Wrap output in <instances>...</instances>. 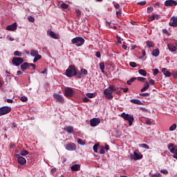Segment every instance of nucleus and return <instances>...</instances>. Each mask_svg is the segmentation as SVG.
I'll return each mask as SVG.
<instances>
[{
  "label": "nucleus",
  "instance_id": "nucleus-1",
  "mask_svg": "<svg viewBox=\"0 0 177 177\" xmlns=\"http://www.w3.org/2000/svg\"><path fill=\"white\" fill-rule=\"evenodd\" d=\"M66 75L69 78L77 76V78H82V73L77 71V68L75 65H70L66 70Z\"/></svg>",
  "mask_w": 177,
  "mask_h": 177
},
{
  "label": "nucleus",
  "instance_id": "nucleus-2",
  "mask_svg": "<svg viewBox=\"0 0 177 177\" xmlns=\"http://www.w3.org/2000/svg\"><path fill=\"white\" fill-rule=\"evenodd\" d=\"M113 85H110L108 88H106L104 90V95L106 97V99H109V100H111L113 99Z\"/></svg>",
  "mask_w": 177,
  "mask_h": 177
},
{
  "label": "nucleus",
  "instance_id": "nucleus-3",
  "mask_svg": "<svg viewBox=\"0 0 177 177\" xmlns=\"http://www.w3.org/2000/svg\"><path fill=\"white\" fill-rule=\"evenodd\" d=\"M71 42L73 44H76V46H82L85 44V39L82 37H77L71 39Z\"/></svg>",
  "mask_w": 177,
  "mask_h": 177
},
{
  "label": "nucleus",
  "instance_id": "nucleus-4",
  "mask_svg": "<svg viewBox=\"0 0 177 177\" xmlns=\"http://www.w3.org/2000/svg\"><path fill=\"white\" fill-rule=\"evenodd\" d=\"M121 117L122 118H124L125 121H128L130 126L132 125V124H133V115L122 113L121 114Z\"/></svg>",
  "mask_w": 177,
  "mask_h": 177
},
{
  "label": "nucleus",
  "instance_id": "nucleus-5",
  "mask_svg": "<svg viewBox=\"0 0 177 177\" xmlns=\"http://www.w3.org/2000/svg\"><path fill=\"white\" fill-rule=\"evenodd\" d=\"M12 63L14 64V66H16V67H19L20 64H23L24 63V59L15 57L12 58Z\"/></svg>",
  "mask_w": 177,
  "mask_h": 177
},
{
  "label": "nucleus",
  "instance_id": "nucleus-6",
  "mask_svg": "<svg viewBox=\"0 0 177 177\" xmlns=\"http://www.w3.org/2000/svg\"><path fill=\"white\" fill-rule=\"evenodd\" d=\"M12 111V108L10 106H2L0 108V117L1 115H5V114H8Z\"/></svg>",
  "mask_w": 177,
  "mask_h": 177
},
{
  "label": "nucleus",
  "instance_id": "nucleus-7",
  "mask_svg": "<svg viewBox=\"0 0 177 177\" xmlns=\"http://www.w3.org/2000/svg\"><path fill=\"white\" fill-rule=\"evenodd\" d=\"M74 90H73L71 87H66L64 89V96H66V97H72V96L74 95Z\"/></svg>",
  "mask_w": 177,
  "mask_h": 177
},
{
  "label": "nucleus",
  "instance_id": "nucleus-8",
  "mask_svg": "<svg viewBox=\"0 0 177 177\" xmlns=\"http://www.w3.org/2000/svg\"><path fill=\"white\" fill-rule=\"evenodd\" d=\"M30 66H31L33 70H35L37 68V66L34 64H28V62H25L21 65V69L22 71H24L25 70H27V68H30Z\"/></svg>",
  "mask_w": 177,
  "mask_h": 177
},
{
  "label": "nucleus",
  "instance_id": "nucleus-9",
  "mask_svg": "<svg viewBox=\"0 0 177 177\" xmlns=\"http://www.w3.org/2000/svg\"><path fill=\"white\" fill-rule=\"evenodd\" d=\"M65 149L69 151H74L77 149V145L73 142H70L65 146Z\"/></svg>",
  "mask_w": 177,
  "mask_h": 177
},
{
  "label": "nucleus",
  "instance_id": "nucleus-10",
  "mask_svg": "<svg viewBox=\"0 0 177 177\" xmlns=\"http://www.w3.org/2000/svg\"><path fill=\"white\" fill-rule=\"evenodd\" d=\"M177 2L175 0H167L165 1V6L167 7H172V6H176Z\"/></svg>",
  "mask_w": 177,
  "mask_h": 177
},
{
  "label": "nucleus",
  "instance_id": "nucleus-11",
  "mask_svg": "<svg viewBox=\"0 0 177 177\" xmlns=\"http://www.w3.org/2000/svg\"><path fill=\"white\" fill-rule=\"evenodd\" d=\"M100 122V120L97 118H94L90 120L91 127H97Z\"/></svg>",
  "mask_w": 177,
  "mask_h": 177
},
{
  "label": "nucleus",
  "instance_id": "nucleus-12",
  "mask_svg": "<svg viewBox=\"0 0 177 177\" xmlns=\"http://www.w3.org/2000/svg\"><path fill=\"white\" fill-rule=\"evenodd\" d=\"M15 156L17 158L19 164H20L21 165H26V164L27 163V160H26V158H24L23 156H19V154H16Z\"/></svg>",
  "mask_w": 177,
  "mask_h": 177
},
{
  "label": "nucleus",
  "instance_id": "nucleus-13",
  "mask_svg": "<svg viewBox=\"0 0 177 177\" xmlns=\"http://www.w3.org/2000/svg\"><path fill=\"white\" fill-rule=\"evenodd\" d=\"M6 30H8V31H16V30H17V23L15 22L11 25L7 26Z\"/></svg>",
  "mask_w": 177,
  "mask_h": 177
},
{
  "label": "nucleus",
  "instance_id": "nucleus-14",
  "mask_svg": "<svg viewBox=\"0 0 177 177\" xmlns=\"http://www.w3.org/2000/svg\"><path fill=\"white\" fill-rule=\"evenodd\" d=\"M169 26H170V27H177V17H173L170 19Z\"/></svg>",
  "mask_w": 177,
  "mask_h": 177
},
{
  "label": "nucleus",
  "instance_id": "nucleus-15",
  "mask_svg": "<svg viewBox=\"0 0 177 177\" xmlns=\"http://www.w3.org/2000/svg\"><path fill=\"white\" fill-rule=\"evenodd\" d=\"M168 149L170 152H171L174 155L176 153L177 151V147L174 146V143H169L168 145Z\"/></svg>",
  "mask_w": 177,
  "mask_h": 177
},
{
  "label": "nucleus",
  "instance_id": "nucleus-16",
  "mask_svg": "<svg viewBox=\"0 0 177 177\" xmlns=\"http://www.w3.org/2000/svg\"><path fill=\"white\" fill-rule=\"evenodd\" d=\"M54 99L57 100L59 103H64V99L63 98L62 95L59 94H54L53 95Z\"/></svg>",
  "mask_w": 177,
  "mask_h": 177
},
{
  "label": "nucleus",
  "instance_id": "nucleus-17",
  "mask_svg": "<svg viewBox=\"0 0 177 177\" xmlns=\"http://www.w3.org/2000/svg\"><path fill=\"white\" fill-rule=\"evenodd\" d=\"M167 48L170 52H176V46H175L174 44H168Z\"/></svg>",
  "mask_w": 177,
  "mask_h": 177
},
{
  "label": "nucleus",
  "instance_id": "nucleus-18",
  "mask_svg": "<svg viewBox=\"0 0 177 177\" xmlns=\"http://www.w3.org/2000/svg\"><path fill=\"white\" fill-rule=\"evenodd\" d=\"M133 160L136 161L137 160H142L143 158V155H139L137 152H134V155L133 157Z\"/></svg>",
  "mask_w": 177,
  "mask_h": 177
},
{
  "label": "nucleus",
  "instance_id": "nucleus-19",
  "mask_svg": "<svg viewBox=\"0 0 177 177\" xmlns=\"http://www.w3.org/2000/svg\"><path fill=\"white\" fill-rule=\"evenodd\" d=\"M64 131L68 132V133H73L74 132V128L71 126L64 128Z\"/></svg>",
  "mask_w": 177,
  "mask_h": 177
},
{
  "label": "nucleus",
  "instance_id": "nucleus-20",
  "mask_svg": "<svg viewBox=\"0 0 177 177\" xmlns=\"http://www.w3.org/2000/svg\"><path fill=\"white\" fill-rule=\"evenodd\" d=\"M130 102L131 103H133V104H138V106H142V104H143V103L139 100L132 99Z\"/></svg>",
  "mask_w": 177,
  "mask_h": 177
},
{
  "label": "nucleus",
  "instance_id": "nucleus-21",
  "mask_svg": "<svg viewBox=\"0 0 177 177\" xmlns=\"http://www.w3.org/2000/svg\"><path fill=\"white\" fill-rule=\"evenodd\" d=\"M80 168H81V165H74L71 167V171H80Z\"/></svg>",
  "mask_w": 177,
  "mask_h": 177
},
{
  "label": "nucleus",
  "instance_id": "nucleus-22",
  "mask_svg": "<svg viewBox=\"0 0 177 177\" xmlns=\"http://www.w3.org/2000/svg\"><path fill=\"white\" fill-rule=\"evenodd\" d=\"M151 53H152V56L157 57L160 55V50L159 49L153 50Z\"/></svg>",
  "mask_w": 177,
  "mask_h": 177
},
{
  "label": "nucleus",
  "instance_id": "nucleus-23",
  "mask_svg": "<svg viewBox=\"0 0 177 177\" xmlns=\"http://www.w3.org/2000/svg\"><path fill=\"white\" fill-rule=\"evenodd\" d=\"M149 82H145V86L142 88H141L140 92H146V90L149 88Z\"/></svg>",
  "mask_w": 177,
  "mask_h": 177
},
{
  "label": "nucleus",
  "instance_id": "nucleus-24",
  "mask_svg": "<svg viewBox=\"0 0 177 177\" xmlns=\"http://www.w3.org/2000/svg\"><path fill=\"white\" fill-rule=\"evenodd\" d=\"M49 35L51 38H53V39H57V35L53 31L50 30L49 32Z\"/></svg>",
  "mask_w": 177,
  "mask_h": 177
},
{
  "label": "nucleus",
  "instance_id": "nucleus-25",
  "mask_svg": "<svg viewBox=\"0 0 177 177\" xmlns=\"http://www.w3.org/2000/svg\"><path fill=\"white\" fill-rule=\"evenodd\" d=\"M38 50H31L30 51V55L32 56L33 57H35L37 55H39Z\"/></svg>",
  "mask_w": 177,
  "mask_h": 177
},
{
  "label": "nucleus",
  "instance_id": "nucleus-26",
  "mask_svg": "<svg viewBox=\"0 0 177 177\" xmlns=\"http://www.w3.org/2000/svg\"><path fill=\"white\" fill-rule=\"evenodd\" d=\"M138 73L140 74V75H143V77H146V75H147V72H146L144 69H140Z\"/></svg>",
  "mask_w": 177,
  "mask_h": 177
},
{
  "label": "nucleus",
  "instance_id": "nucleus-27",
  "mask_svg": "<svg viewBox=\"0 0 177 177\" xmlns=\"http://www.w3.org/2000/svg\"><path fill=\"white\" fill-rule=\"evenodd\" d=\"M136 81V77H131L129 80H127V85H132V82H135Z\"/></svg>",
  "mask_w": 177,
  "mask_h": 177
},
{
  "label": "nucleus",
  "instance_id": "nucleus-28",
  "mask_svg": "<svg viewBox=\"0 0 177 177\" xmlns=\"http://www.w3.org/2000/svg\"><path fill=\"white\" fill-rule=\"evenodd\" d=\"M156 17H158V15H153L152 16L149 17L148 21H153V20H155Z\"/></svg>",
  "mask_w": 177,
  "mask_h": 177
},
{
  "label": "nucleus",
  "instance_id": "nucleus-29",
  "mask_svg": "<svg viewBox=\"0 0 177 177\" xmlns=\"http://www.w3.org/2000/svg\"><path fill=\"white\" fill-rule=\"evenodd\" d=\"M14 56H18L19 57H21L23 54L20 51H15L14 52Z\"/></svg>",
  "mask_w": 177,
  "mask_h": 177
},
{
  "label": "nucleus",
  "instance_id": "nucleus-30",
  "mask_svg": "<svg viewBox=\"0 0 177 177\" xmlns=\"http://www.w3.org/2000/svg\"><path fill=\"white\" fill-rule=\"evenodd\" d=\"M20 154H21V156H27V154H28V151L24 149L20 151Z\"/></svg>",
  "mask_w": 177,
  "mask_h": 177
},
{
  "label": "nucleus",
  "instance_id": "nucleus-31",
  "mask_svg": "<svg viewBox=\"0 0 177 177\" xmlns=\"http://www.w3.org/2000/svg\"><path fill=\"white\" fill-rule=\"evenodd\" d=\"M80 73H81L82 75V74H84V75H88V71L85 68H82L81 72Z\"/></svg>",
  "mask_w": 177,
  "mask_h": 177
},
{
  "label": "nucleus",
  "instance_id": "nucleus-32",
  "mask_svg": "<svg viewBox=\"0 0 177 177\" xmlns=\"http://www.w3.org/2000/svg\"><path fill=\"white\" fill-rule=\"evenodd\" d=\"M136 80L140 82H145V81H146V77H136Z\"/></svg>",
  "mask_w": 177,
  "mask_h": 177
},
{
  "label": "nucleus",
  "instance_id": "nucleus-33",
  "mask_svg": "<svg viewBox=\"0 0 177 177\" xmlns=\"http://www.w3.org/2000/svg\"><path fill=\"white\" fill-rule=\"evenodd\" d=\"M147 45L149 46V48H153V46H154L153 41L149 40L147 41Z\"/></svg>",
  "mask_w": 177,
  "mask_h": 177
},
{
  "label": "nucleus",
  "instance_id": "nucleus-34",
  "mask_svg": "<svg viewBox=\"0 0 177 177\" xmlns=\"http://www.w3.org/2000/svg\"><path fill=\"white\" fill-rule=\"evenodd\" d=\"M176 129V124H173L170 127H169V131H175Z\"/></svg>",
  "mask_w": 177,
  "mask_h": 177
},
{
  "label": "nucleus",
  "instance_id": "nucleus-35",
  "mask_svg": "<svg viewBox=\"0 0 177 177\" xmlns=\"http://www.w3.org/2000/svg\"><path fill=\"white\" fill-rule=\"evenodd\" d=\"M100 68L102 71V73H104V63L100 64Z\"/></svg>",
  "mask_w": 177,
  "mask_h": 177
},
{
  "label": "nucleus",
  "instance_id": "nucleus-36",
  "mask_svg": "<svg viewBox=\"0 0 177 177\" xmlns=\"http://www.w3.org/2000/svg\"><path fill=\"white\" fill-rule=\"evenodd\" d=\"M28 21H30V23H34L35 21V19L31 16L28 17Z\"/></svg>",
  "mask_w": 177,
  "mask_h": 177
},
{
  "label": "nucleus",
  "instance_id": "nucleus-37",
  "mask_svg": "<svg viewBox=\"0 0 177 177\" xmlns=\"http://www.w3.org/2000/svg\"><path fill=\"white\" fill-rule=\"evenodd\" d=\"M140 147H142L143 149H147V150H149V149H150V147H149L147 144H141Z\"/></svg>",
  "mask_w": 177,
  "mask_h": 177
},
{
  "label": "nucleus",
  "instance_id": "nucleus-38",
  "mask_svg": "<svg viewBox=\"0 0 177 177\" xmlns=\"http://www.w3.org/2000/svg\"><path fill=\"white\" fill-rule=\"evenodd\" d=\"M129 66L130 67L135 68L138 66V64H136V62H129Z\"/></svg>",
  "mask_w": 177,
  "mask_h": 177
},
{
  "label": "nucleus",
  "instance_id": "nucleus-39",
  "mask_svg": "<svg viewBox=\"0 0 177 177\" xmlns=\"http://www.w3.org/2000/svg\"><path fill=\"white\" fill-rule=\"evenodd\" d=\"M61 8H62V9H67L68 8V5L66 3H63L61 5Z\"/></svg>",
  "mask_w": 177,
  "mask_h": 177
},
{
  "label": "nucleus",
  "instance_id": "nucleus-40",
  "mask_svg": "<svg viewBox=\"0 0 177 177\" xmlns=\"http://www.w3.org/2000/svg\"><path fill=\"white\" fill-rule=\"evenodd\" d=\"M21 102H27L28 100V98L26 96H22L20 98Z\"/></svg>",
  "mask_w": 177,
  "mask_h": 177
},
{
  "label": "nucleus",
  "instance_id": "nucleus-41",
  "mask_svg": "<svg viewBox=\"0 0 177 177\" xmlns=\"http://www.w3.org/2000/svg\"><path fill=\"white\" fill-rule=\"evenodd\" d=\"M77 143H78V145H82V146H84V145H85V142L82 140L81 138H79L77 140Z\"/></svg>",
  "mask_w": 177,
  "mask_h": 177
},
{
  "label": "nucleus",
  "instance_id": "nucleus-42",
  "mask_svg": "<svg viewBox=\"0 0 177 177\" xmlns=\"http://www.w3.org/2000/svg\"><path fill=\"white\" fill-rule=\"evenodd\" d=\"M75 12H76V16L77 17H81V10H80L79 9H76Z\"/></svg>",
  "mask_w": 177,
  "mask_h": 177
},
{
  "label": "nucleus",
  "instance_id": "nucleus-43",
  "mask_svg": "<svg viewBox=\"0 0 177 177\" xmlns=\"http://www.w3.org/2000/svg\"><path fill=\"white\" fill-rule=\"evenodd\" d=\"M160 173L163 174V175H168V170L167 169H161Z\"/></svg>",
  "mask_w": 177,
  "mask_h": 177
},
{
  "label": "nucleus",
  "instance_id": "nucleus-44",
  "mask_svg": "<svg viewBox=\"0 0 177 177\" xmlns=\"http://www.w3.org/2000/svg\"><path fill=\"white\" fill-rule=\"evenodd\" d=\"M153 75H157L158 73H160V71H158V68H155L153 70Z\"/></svg>",
  "mask_w": 177,
  "mask_h": 177
},
{
  "label": "nucleus",
  "instance_id": "nucleus-45",
  "mask_svg": "<svg viewBox=\"0 0 177 177\" xmlns=\"http://www.w3.org/2000/svg\"><path fill=\"white\" fill-rule=\"evenodd\" d=\"M104 153H106V151H104V147H101L100 154H104Z\"/></svg>",
  "mask_w": 177,
  "mask_h": 177
},
{
  "label": "nucleus",
  "instance_id": "nucleus-46",
  "mask_svg": "<svg viewBox=\"0 0 177 177\" xmlns=\"http://www.w3.org/2000/svg\"><path fill=\"white\" fill-rule=\"evenodd\" d=\"M146 1H140L138 3H137V4L140 5L141 6H145V5H146Z\"/></svg>",
  "mask_w": 177,
  "mask_h": 177
},
{
  "label": "nucleus",
  "instance_id": "nucleus-47",
  "mask_svg": "<svg viewBox=\"0 0 177 177\" xmlns=\"http://www.w3.org/2000/svg\"><path fill=\"white\" fill-rule=\"evenodd\" d=\"M99 147L98 145H95L93 146V151H94V153H97V147Z\"/></svg>",
  "mask_w": 177,
  "mask_h": 177
},
{
  "label": "nucleus",
  "instance_id": "nucleus-48",
  "mask_svg": "<svg viewBox=\"0 0 177 177\" xmlns=\"http://www.w3.org/2000/svg\"><path fill=\"white\" fill-rule=\"evenodd\" d=\"M86 95L87 97H89L90 99H92V97H93V93H88Z\"/></svg>",
  "mask_w": 177,
  "mask_h": 177
},
{
  "label": "nucleus",
  "instance_id": "nucleus-49",
  "mask_svg": "<svg viewBox=\"0 0 177 177\" xmlns=\"http://www.w3.org/2000/svg\"><path fill=\"white\" fill-rule=\"evenodd\" d=\"M153 7H148L147 8V13H151V12H153Z\"/></svg>",
  "mask_w": 177,
  "mask_h": 177
},
{
  "label": "nucleus",
  "instance_id": "nucleus-50",
  "mask_svg": "<svg viewBox=\"0 0 177 177\" xmlns=\"http://www.w3.org/2000/svg\"><path fill=\"white\" fill-rule=\"evenodd\" d=\"M140 96L147 97L150 95V93H142L140 94Z\"/></svg>",
  "mask_w": 177,
  "mask_h": 177
},
{
  "label": "nucleus",
  "instance_id": "nucleus-51",
  "mask_svg": "<svg viewBox=\"0 0 177 177\" xmlns=\"http://www.w3.org/2000/svg\"><path fill=\"white\" fill-rule=\"evenodd\" d=\"M35 59H37V60H41V59H42V56L39 54H37V56L35 57Z\"/></svg>",
  "mask_w": 177,
  "mask_h": 177
},
{
  "label": "nucleus",
  "instance_id": "nucleus-52",
  "mask_svg": "<svg viewBox=\"0 0 177 177\" xmlns=\"http://www.w3.org/2000/svg\"><path fill=\"white\" fill-rule=\"evenodd\" d=\"M90 101H91V100H89V98H88V97H83V102H84V103H86V102H90Z\"/></svg>",
  "mask_w": 177,
  "mask_h": 177
},
{
  "label": "nucleus",
  "instance_id": "nucleus-53",
  "mask_svg": "<svg viewBox=\"0 0 177 177\" xmlns=\"http://www.w3.org/2000/svg\"><path fill=\"white\" fill-rule=\"evenodd\" d=\"M149 84L155 85L156 84V82L154 81V80H153V79L149 80Z\"/></svg>",
  "mask_w": 177,
  "mask_h": 177
},
{
  "label": "nucleus",
  "instance_id": "nucleus-54",
  "mask_svg": "<svg viewBox=\"0 0 177 177\" xmlns=\"http://www.w3.org/2000/svg\"><path fill=\"white\" fill-rule=\"evenodd\" d=\"M145 124H147V125H151L152 122L150 121V120L147 119L145 120Z\"/></svg>",
  "mask_w": 177,
  "mask_h": 177
},
{
  "label": "nucleus",
  "instance_id": "nucleus-55",
  "mask_svg": "<svg viewBox=\"0 0 177 177\" xmlns=\"http://www.w3.org/2000/svg\"><path fill=\"white\" fill-rule=\"evenodd\" d=\"M117 41L118 44H122V41H121V37L117 36Z\"/></svg>",
  "mask_w": 177,
  "mask_h": 177
},
{
  "label": "nucleus",
  "instance_id": "nucleus-56",
  "mask_svg": "<svg viewBox=\"0 0 177 177\" xmlns=\"http://www.w3.org/2000/svg\"><path fill=\"white\" fill-rule=\"evenodd\" d=\"M165 77H171V72H169V71H167L165 73Z\"/></svg>",
  "mask_w": 177,
  "mask_h": 177
},
{
  "label": "nucleus",
  "instance_id": "nucleus-57",
  "mask_svg": "<svg viewBox=\"0 0 177 177\" xmlns=\"http://www.w3.org/2000/svg\"><path fill=\"white\" fill-rule=\"evenodd\" d=\"M95 56H96V57H101L102 55L100 54V51H97L95 53Z\"/></svg>",
  "mask_w": 177,
  "mask_h": 177
},
{
  "label": "nucleus",
  "instance_id": "nucleus-58",
  "mask_svg": "<svg viewBox=\"0 0 177 177\" xmlns=\"http://www.w3.org/2000/svg\"><path fill=\"white\" fill-rule=\"evenodd\" d=\"M57 171V169L56 168H53L50 171V174H52V175H53V174H55V172H56Z\"/></svg>",
  "mask_w": 177,
  "mask_h": 177
},
{
  "label": "nucleus",
  "instance_id": "nucleus-59",
  "mask_svg": "<svg viewBox=\"0 0 177 177\" xmlns=\"http://www.w3.org/2000/svg\"><path fill=\"white\" fill-rule=\"evenodd\" d=\"M114 7L115 9H120V4L118 3H116L114 4Z\"/></svg>",
  "mask_w": 177,
  "mask_h": 177
},
{
  "label": "nucleus",
  "instance_id": "nucleus-60",
  "mask_svg": "<svg viewBox=\"0 0 177 177\" xmlns=\"http://www.w3.org/2000/svg\"><path fill=\"white\" fill-rule=\"evenodd\" d=\"M120 89H122L124 93H127V92H128V91L129 90V88H121Z\"/></svg>",
  "mask_w": 177,
  "mask_h": 177
},
{
  "label": "nucleus",
  "instance_id": "nucleus-61",
  "mask_svg": "<svg viewBox=\"0 0 177 177\" xmlns=\"http://www.w3.org/2000/svg\"><path fill=\"white\" fill-rule=\"evenodd\" d=\"M162 32H163V34H166V35L169 34L168 30L167 29H163Z\"/></svg>",
  "mask_w": 177,
  "mask_h": 177
},
{
  "label": "nucleus",
  "instance_id": "nucleus-62",
  "mask_svg": "<svg viewBox=\"0 0 177 177\" xmlns=\"http://www.w3.org/2000/svg\"><path fill=\"white\" fill-rule=\"evenodd\" d=\"M167 68H163L162 69V73L164 74V75H165V73L167 72Z\"/></svg>",
  "mask_w": 177,
  "mask_h": 177
},
{
  "label": "nucleus",
  "instance_id": "nucleus-63",
  "mask_svg": "<svg viewBox=\"0 0 177 177\" xmlns=\"http://www.w3.org/2000/svg\"><path fill=\"white\" fill-rule=\"evenodd\" d=\"M173 77H174V78H175V79L177 78V71H176V72H174V73H173Z\"/></svg>",
  "mask_w": 177,
  "mask_h": 177
},
{
  "label": "nucleus",
  "instance_id": "nucleus-64",
  "mask_svg": "<svg viewBox=\"0 0 177 177\" xmlns=\"http://www.w3.org/2000/svg\"><path fill=\"white\" fill-rule=\"evenodd\" d=\"M10 149H13L15 147V144L12 142H10Z\"/></svg>",
  "mask_w": 177,
  "mask_h": 177
}]
</instances>
